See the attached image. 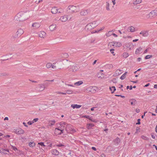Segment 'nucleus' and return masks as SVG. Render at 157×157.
<instances>
[{"label":"nucleus","mask_w":157,"mask_h":157,"mask_svg":"<svg viewBox=\"0 0 157 157\" xmlns=\"http://www.w3.org/2000/svg\"><path fill=\"white\" fill-rule=\"evenodd\" d=\"M152 57V55H148L146 56L144 58L145 59H148Z\"/></svg>","instance_id":"nucleus-43"},{"label":"nucleus","mask_w":157,"mask_h":157,"mask_svg":"<svg viewBox=\"0 0 157 157\" xmlns=\"http://www.w3.org/2000/svg\"><path fill=\"white\" fill-rule=\"evenodd\" d=\"M24 132V131L23 130L20 128V134H23Z\"/></svg>","instance_id":"nucleus-58"},{"label":"nucleus","mask_w":157,"mask_h":157,"mask_svg":"<svg viewBox=\"0 0 157 157\" xmlns=\"http://www.w3.org/2000/svg\"><path fill=\"white\" fill-rule=\"evenodd\" d=\"M97 76L99 78H102L104 77V74L101 72H100L97 74Z\"/></svg>","instance_id":"nucleus-21"},{"label":"nucleus","mask_w":157,"mask_h":157,"mask_svg":"<svg viewBox=\"0 0 157 157\" xmlns=\"http://www.w3.org/2000/svg\"><path fill=\"white\" fill-rule=\"evenodd\" d=\"M94 151H96L97 150L96 148L95 147H93L91 148Z\"/></svg>","instance_id":"nucleus-60"},{"label":"nucleus","mask_w":157,"mask_h":157,"mask_svg":"<svg viewBox=\"0 0 157 157\" xmlns=\"http://www.w3.org/2000/svg\"><path fill=\"white\" fill-rule=\"evenodd\" d=\"M24 33L23 30L20 29V34H22Z\"/></svg>","instance_id":"nucleus-63"},{"label":"nucleus","mask_w":157,"mask_h":157,"mask_svg":"<svg viewBox=\"0 0 157 157\" xmlns=\"http://www.w3.org/2000/svg\"><path fill=\"white\" fill-rule=\"evenodd\" d=\"M114 50L113 49H111L110 50V51L111 52V53L113 54V56L115 55V53L114 52Z\"/></svg>","instance_id":"nucleus-46"},{"label":"nucleus","mask_w":157,"mask_h":157,"mask_svg":"<svg viewBox=\"0 0 157 157\" xmlns=\"http://www.w3.org/2000/svg\"><path fill=\"white\" fill-rule=\"evenodd\" d=\"M148 15L149 16V17L150 19H152L156 17L157 15V11L155 10H153Z\"/></svg>","instance_id":"nucleus-3"},{"label":"nucleus","mask_w":157,"mask_h":157,"mask_svg":"<svg viewBox=\"0 0 157 157\" xmlns=\"http://www.w3.org/2000/svg\"><path fill=\"white\" fill-rule=\"evenodd\" d=\"M82 105H78L77 104H72L71 105V107L73 109H78L81 107Z\"/></svg>","instance_id":"nucleus-22"},{"label":"nucleus","mask_w":157,"mask_h":157,"mask_svg":"<svg viewBox=\"0 0 157 157\" xmlns=\"http://www.w3.org/2000/svg\"><path fill=\"white\" fill-rule=\"evenodd\" d=\"M89 91H90L92 93H94L98 90V88L95 86H90L88 88Z\"/></svg>","instance_id":"nucleus-8"},{"label":"nucleus","mask_w":157,"mask_h":157,"mask_svg":"<svg viewBox=\"0 0 157 157\" xmlns=\"http://www.w3.org/2000/svg\"><path fill=\"white\" fill-rule=\"evenodd\" d=\"M29 145L30 147H33L35 146V144L33 142H30L29 143Z\"/></svg>","instance_id":"nucleus-38"},{"label":"nucleus","mask_w":157,"mask_h":157,"mask_svg":"<svg viewBox=\"0 0 157 157\" xmlns=\"http://www.w3.org/2000/svg\"><path fill=\"white\" fill-rule=\"evenodd\" d=\"M12 148L13 150H14L15 151H16L17 150V148L15 147L12 146Z\"/></svg>","instance_id":"nucleus-55"},{"label":"nucleus","mask_w":157,"mask_h":157,"mask_svg":"<svg viewBox=\"0 0 157 157\" xmlns=\"http://www.w3.org/2000/svg\"><path fill=\"white\" fill-rule=\"evenodd\" d=\"M129 56V54L127 52H124L123 54V56L124 58H127Z\"/></svg>","instance_id":"nucleus-37"},{"label":"nucleus","mask_w":157,"mask_h":157,"mask_svg":"<svg viewBox=\"0 0 157 157\" xmlns=\"http://www.w3.org/2000/svg\"><path fill=\"white\" fill-rule=\"evenodd\" d=\"M124 48H128V49L131 50L134 47L132 43L131 42L126 43L124 44Z\"/></svg>","instance_id":"nucleus-2"},{"label":"nucleus","mask_w":157,"mask_h":157,"mask_svg":"<svg viewBox=\"0 0 157 157\" xmlns=\"http://www.w3.org/2000/svg\"><path fill=\"white\" fill-rule=\"evenodd\" d=\"M120 141V139L118 137H117L116 139L114 140L113 142L115 145H117L119 144Z\"/></svg>","instance_id":"nucleus-12"},{"label":"nucleus","mask_w":157,"mask_h":157,"mask_svg":"<svg viewBox=\"0 0 157 157\" xmlns=\"http://www.w3.org/2000/svg\"><path fill=\"white\" fill-rule=\"evenodd\" d=\"M56 121L55 120H53L49 121L50 126H52L54 125Z\"/></svg>","instance_id":"nucleus-33"},{"label":"nucleus","mask_w":157,"mask_h":157,"mask_svg":"<svg viewBox=\"0 0 157 157\" xmlns=\"http://www.w3.org/2000/svg\"><path fill=\"white\" fill-rule=\"evenodd\" d=\"M6 75H8V74L6 73H1L0 74V76H6Z\"/></svg>","instance_id":"nucleus-49"},{"label":"nucleus","mask_w":157,"mask_h":157,"mask_svg":"<svg viewBox=\"0 0 157 157\" xmlns=\"http://www.w3.org/2000/svg\"><path fill=\"white\" fill-rule=\"evenodd\" d=\"M64 129H59V128H56L55 129L54 133L55 134L61 135L63 133Z\"/></svg>","instance_id":"nucleus-4"},{"label":"nucleus","mask_w":157,"mask_h":157,"mask_svg":"<svg viewBox=\"0 0 157 157\" xmlns=\"http://www.w3.org/2000/svg\"><path fill=\"white\" fill-rule=\"evenodd\" d=\"M93 29L92 27L91 24L90 23L87 24L85 27V29L86 30L90 31L92 29Z\"/></svg>","instance_id":"nucleus-14"},{"label":"nucleus","mask_w":157,"mask_h":157,"mask_svg":"<svg viewBox=\"0 0 157 157\" xmlns=\"http://www.w3.org/2000/svg\"><path fill=\"white\" fill-rule=\"evenodd\" d=\"M56 28V25H51L49 27L50 30L52 31H54Z\"/></svg>","instance_id":"nucleus-24"},{"label":"nucleus","mask_w":157,"mask_h":157,"mask_svg":"<svg viewBox=\"0 0 157 157\" xmlns=\"http://www.w3.org/2000/svg\"><path fill=\"white\" fill-rule=\"evenodd\" d=\"M66 130L68 132H70L73 133L76 132L75 130L72 128V126L71 125H69L67 126L66 128Z\"/></svg>","instance_id":"nucleus-5"},{"label":"nucleus","mask_w":157,"mask_h":157,"mask_svg":"<svg viewBox=\"0 0 157 157\" xmlns=\"http://www.w3.org/2000/svg\"><path fill=\"white\" fill-rule=\"evenodd\" d=\"M66 91V92L65 93H66V94H71L73 93V91L71 90H67Z\"/></svg>","instance_id":"nucleus-40"},{"label":"nucleus","mask_w":157,"mask_h":157,"mask_svg":"<svg viewBox=\"0 0 157 157\" xmlns=\"http://www.w3.org/2000/svg\"><path fill=\"white\" fill-rule=\"evenodd\" d=\"M83 82L82 81H78L76 82H75L74 84L77 86H79L80 85L82 84Z\"/></svg>","instance_id":"nucleus-35"},{"label":"nucleus","mask_w":157,"mask_h":157,"mask_svg":"<svg viewBox=\"0 0 157 157\" xmlns=\"http://www.w3.org/2000/svg\"><path fill=\"white\" fill-rule=\"evenodd\" d=\"M112 31H109L107 33H106V35L107 37H109L111 35H112Z\"/></svg>","instance_id":"nucleus-42"},{"label":"nucleus","mask_w":157,"mask_h":157,"mask_svg":"<svg viewBox=\"0 0 157 157\" xmlns=\"http://www.w3.org/2000/svg\"><path fill=\"white\" fill-rule=\"evenodd\" d=\"M51 11L53 14H56L57 13L58 8L56 7H54L51 9Z\"/></svg>","instance_id":"nucleus-13"},{"label":"nucleus","mask_w":157,"mask_h":157,"mask_svg":"<svg viewBox=\"0 0 157 157\" xmlns=\"http://www.w3.org/2000/svg\"><path fill=\"white\" fill-rule=\"evenodd\" d=\"M151 136L152 138H153L154 139H155V136L153 134H151Z\"/></svg>","instance_id":"nucleus-64"},{"label":"nucleus","mask_w":157,"mask_h":157,"mask_svg":"<svg viewBox=\"0 0 157 157\" xmlns=\"http://www.w3.org/2000/svg\"><path fill=\"white\" fill-rule=\"evenodd\" d=\"M63 10L61 8L58 9L57 13H61L63 12Z\"/></svg>","instance_id":"nucleus-41"},{"label":"nucleus","mask_w":157,"mask_h":157,"mask_svg":"<svg viewBox=\"0 0 157 157\" xmlns=\"http://www.w3.org/2000/svg\"><path fill=\"white\" fill-rule=\"evenodd\" d=\"M121 44L119 42H113V46H115L116 47H120L121 46Z\"/></svg>","instance_id":"nucleus-19"},{"label":"nucleus","mask_w":157,"mask_h":157,"mask_svg":"<svg viewBox=\"0 0 157 157\" xmlns=\"http://www.w3.org/2000/svg\"><path fill=\"white\" fill-rule=\"evenodd\" d=\"M89 12V10H82L80 12V14L81 16H85Z\"/></svg>","instance_id":"nucleus-6"},{"label":"nucleus","mask_w":157,"mask_h":157,"mask_svg":"<svg viewBox=\"0 0 157 157\" xmlns=\"http://www.w3.org/2000/svg\"><path fill=\"white\" fill-rule=\"evenodd\" d=\"M52 66V64L51 63H48L46 65V67L47 68H50Z\"/></svg>","instance_id":"nucleus-44"},{"label":"nucleus","mask_w":157,"mask_h":157,"mask_svg":"<svg viewBox=\"0 0 157 157\" xmlns=\"http://www.w3.org/2000/svg\"><path fill=\"white\" fill-rule=\"evenodd\" d=\"M115 96L117 97H121L122 98H124L125 97L124 96L121 95L116 94Z\"/></svg>","instance_id":"nucleus-50"},{"label":"nucleus","mask_w":157,"mask_h":157,"mask_svg":"<svg viewBox=\"0 0 157 157\" xmlns=\"http://www.w3.org/2000/svg\"><path fill=\"white\" fill-rule=\"evenodd\" d=\"M14 21L16 24L19 23L20 22V14L18 13L15 17Z\"/></svg>","instance_id":"nucleus-9"},{"label":"nucleus","mask_w":157,"mask_h":157,"mask_svg":"<svg viewBox=\"0 0 157 157\" xmlns=\"http://www.w3.org/2000/svg\"><path fill=\"white\" fill-rule=\"evenodd\" d=\"M14 132H15L17 134H19L20 133V129L19 128H15L14 130Z\"/></svg>","instance_id":"nucleus-31"},{"label":"nucleus","mask_w":157,"mask_h":157,"mask_svg":"<svg viewBox=\"0 0 157 157\" xmlns=\"http://www.w3.org/2000/svg\"><path fill=\"white\" fill-rule=\"evenodd\" d=\"M52 153L53 155H58L59 154V151L56 149H54L52 150Z\"/></svg>","instance_id":"nucleus-17"},{"label":"nucleus","mask_w":157,"mask_h":157,"mask_svg":"<svg viewBox=\"0 0 157 157\" xmlns=\"http://www.w3.org/2000/svg\"><path fill=\"white\" fill-rule=\"evenodd\" d=\"M142 48L141 47H139L138 48H137L135 51V53L136 54H139Z\"/></svg>","instance_id":"nucleus-32"},{"label":"nucleus","mask_w":157,"mask_h":157,"mask_svg":"<svg viewBox=\"0 0 157 157\" xmlns=\"http://www.w3.org/2000/svg\"><path fill=\"white\" fill-rule=\"evenodd\" d=\"M140 119H139L137 120V122L136 123V124H140Z\"/></svg>","instance_id":"nucleus-51"},{"label":"nucleus","mask_w":157,"mask_h":157,"mask_svg":"<svg viewBox=\"0 0 157 157\" xmlns=\"http://www.w3.org/2000/svg\"><path fill=\"white\" fill-rule=\"evenodd\" d=\"M140 128L138 127H136V133L138 132V131L140 130Z\"/></svg>","instance_id":"nucleus-57"},{"label":"nucleus","mask_w":157,"mask_h":157,"mask_svg":"<svg viewBox=\"0 0 157 157\" xmlns=\"http://www.w3.org/2000/svg\"><path fill=\"white\" fill-rule=\"evenodd\" d=\"M104 29V27H103L101 28V29H99V30H96L95 31V33H97L98 32H99L100 31L103 30Z\"/></svg>","instance_id":"nucleus-48"},{"label":"nucleus","mask_w":157,"mask_h":157,"mask_svg":"<svg viewBox=\"0 0 157 157\" xmlns=\"http://www.w3.org/2000/svg\"><path fill=\"white\" fill-rule=\"evenodd\" d=\"M140 34L142 35V36L144 37H147L148 35V31H142L140 33Z\"/></svg>","instance_id":"nucleus-10"},{"label":"nucleus","mask_w":157,"mask_h":157,"mask_svg":"<svg viewBox=\"0 0 157 157\" xmlns=\"http://www.w3.org/2000/svg\"><path fill=\"white\" fill-rule=\"evenodd\" d=\"M38 87L39 88V90L40 91H42L44 90L45 89V87L44 85L42 84L39 85L38 86Z\"/></svg>","instance_id":"nucleus-28"},{"label":"nucleus","mask_w":157,"mask_h":157,"mask_svg":"<svg viewBox=\"0 0 157 157\" xmlns=\"http://www.w3.org/2000/svg\"><path fill=\"white\" fill-rule=\"evenodd\" d=\"M6 152H9V149H2L1 150H0V153L3 154H7Z\"/></svg>","instance_id":"nucleus-16"},{"label":"nucleus","mask_w":157,"mask_h":157,"mask_svg":"<svg viewBox=\"0 0 157 157\" xmlns=\"http://www.w3.org/2000/svg\"><path fill=\"white\" fill-rule=\"evenodd\" d=\"M23 124L24 125V126L26 127H28V126L26 124V123L25 122H24L23 123Z\"/></svg>","instance_id":"nucleus-62"},{"label":"nucleus","mask_w":157,"mask_h":157,"mask_svg":"<svg viewBox=\"0 0 157 157\" xmlns=\"http://www.w3.org/2000/svg\"><path fill=\"white\" fill-rule=\"evenodd\" d=\"M32 26L34 27L35 29H37L40 26V25L37 23H34L33 24Z\"/></svg>","instance_id":"nucleus-18"},{"label":"nucleus","mask_w":157,"mask_h":157,"mask_svg":"<svg viewBox=\"0 0 157 157\" xmlns=\"http://www.w3.org/2000/svg\"><path fill=\"white\" fill-rule=\"evenodd\" d=\"M142 2V0H136L133 2V4L134 5L140 3Z\"/></svg>","instance_id":"nucleus-26"},{"label":"nucleus","mask_w":157,"mask_h":157,"mask_svg":"<svg viewBox=\"0 0 157 157\" xmlns=\"http://www.w3.org/2000/svg\"><path fill=\"white\" fill-rule=\"evenodd\" d=\"M141 138L145 140H149V138L147 137V136H144L143 135L141 136Z\"/></svg>","instance_id":"nucleus-39"},{"label":"nucleus","mask_w":157,"mask_h":157,"mask_svg":"<svg viewBox=\"0 0 157 157\" xmlns=\"http://www.w3.org/2000/svg\"><path fill=\"white\" fill-rule=\"evenodd\" d=\"M57 93L59 94H64V95H65L66 94V93L60 92H58Z\"/></svg>","instance_id":"nucleus-54"},{"label":"nucleus","mask_w":157,"mask_h":157,"mask_svg":"<svg viewBox=\"0 0 157 157\" xmlns=\"http://www.w3.org/2000/svg\"><path fill=\"white\" fill-rule=\"evenodd\" d=\"M129 101L131 103V105H135L136 103V100L134 99H129Z\"/></svg>","instance_id":"nucleus-20"},{"label":"nucleus","mask_w":157,"mask_h":157,"mask_svg":"<svg viewBox=\"0 0 157 157\" xmlns=\"http://www.w3.org/2000/svg\"><path fill=\"white\" fill-rule=\"evenodd\" d=\"M38 118H35L32 121L33 122V123H34L35 122H36L38 120Z\"/></svg>","instance_id":"nucleus-53"},{"label":"nucleus","mask_w":157,"mask_h":157,"mask_svg":"<svg viewBox=\"0 0 157 157\" xmlns=\"http://www.w3.org/2000/svg\"><path fill=\"white\" fill-rule=\"evenodd\" d=\"M109 89L112 94L116 90V89L114 86H112L111 87H109Z\"/></svg>","instance_id":"nucleus-25"},{"label":"nucleus","mask_w":157,"mask_h":157,"mask_svg":"<svg viewBox=\"0 0 157 157\" xmlns=\"http://www.w3.org/2000/svg\"><path fill=\"white\" fill-rule=\"evenodd\" d=\"M70 69L72 70V72H75L78 70L77 67L74 66H71Z\"/></svg>","instance_id":"nucleus-23"},{"label":"nucleus","mask_w":157,"mask_h":157,"mask_svg":"<svg viewBox=\"0 0 157 157\" xmlns=\"http://www.w3.org/2000/svg\"><path fill=\"white\" fill-rule=\"evenodd\" d=\"M106 9L108 11L110 10L109 4L108 2H106Z\"/></svg>","instance_id":"nucleus-36"},{"label":"nucleus","mask_w":157,"mask_h":157,"mask_svg":"<svg viewBox=\"0 0 157 157\" xmlns=\"http://www.w3.org/2000/svg\"><path fill=\"white\" fill-rule=\"evenodd\" d=\"M33 123L32 121H30L27 122V124L29 125H31Z\"/></svg>","instance_id":"nucleus-52"},{"label":"nucleus","mask_w":157,"mask_h":157,"mask_svg":"<svg viewBox=\"0 0 157 157\" xmlns=\"http://www.w3.org/2000/svg\"><path fill=\"white\" fill-rule=\"evenodd\" d=\"M113 5H115L116 4V0H112Z\"/></svg>","instance_id":"nucleus-61"},{"label":"nucleus","mask_w":157,"mask_h":157,"mask_svg":"<svg viewBox=\"0 0 157 157\" xmlns=\"http://www.w3.org/2000/svg\"><path fill=\"white\" fill-rule=\"evenodd\" d=\"M127 73V72H125L124 74H123L120 77V79L121 80L124 79Z\"/></svg>","instance_id":"nucleus-29"},{"label":"nucleus","mask_w":157,"mask_h":157,"mask_svg":"<svg viewBox=\"0 0 157 157\" xmlns=\"http://www.w3.org/2000/svg\"><path fill=\"white\" fill-rule=\"evenodd\" d=\"M112 82H113V83H116L117 82V80H116V79H115V78H113V79L112 80Z\"/></svg>","instance_id":"nucleus-56"},{"label":"nucleus","mask_w":157,"mask_h":157,"mask_svg":"<svg viewBox=\"0 0 157 157\" xmlns=\"http://www.w3.org/2000/svg\"><path fill=\"white\" fill-rule=\"evenodd\" d=\"M68 10H70V12H77L78 10V7L73 5H70L68 7Z\"/></svg>","instance_id":"nucleus-1"},{"label":"nucleus","mask_w":157,"mask_h":157,"mask_svg":"<svg viewBox=\"0 0 157 157\" xmlns=\"http://www.w3.org/2000/svg\"><path fill=\"white\" fill-rule=\"evenodd\" d=\"M90 23V24H91L93 29H94V28H95L96 26H97L98 24V23L97 22V21H94L92 22L91 23Z\"/></svg>","instance_id":"nucleus-11"},{"label":"nucleus","mask_w":157,"mask_h":157,"mask_svg":"<svg viewBox=\"0 0 157 157\" xmlns=\"http://www.w3.org/2000/svg\"><path fill=\"white\" fill-rule=\"evenodd\" d=\"M10 137V136L9 135H6L4 137L5 138H9Z\"/></svg>","instance_id":"nucleus-59"},{"label":"nucleus","mask_w":157,"mask_h":157,"mask_svg":"<svg viewBox=\"0 0 157 157\" xmlns=\"http://www.w3.org/2000/svg\"><path fill=\"white\" fill-rule=\"evenodd\" d=\"M46 33L44 31H41L39 33V36L42 38H44L46 36Z\"/></svg>","instance_id":"nucleus-15"},{"label":"nucleus","mask_w":157,"mask_h":157,"mask_svg":"<svg viewBox=\"0 0 157 157\" xmlns=\"http://www.w3.org/2000/svg\"><path fill=\"white\" fill-rule=\"evenodd\" d=\"M87 126L88 129H90L92 127L94 126V124L93 123H89L87 124Z\"/></svg>","instance_id":"nucleus-27"},{"label":"nucleus","mask_w":157,"mask_h":157,"mask_svg":"<svg viewBox=\"0 0 157 157\" xmlns=\"http://www.w3.org/2000/svg\"><path fill=\"white\" fill-rule=\"evenodd\" d=\"M38 144L40 145L42 147H45V145L44 144V142H40L38 143Z\"/></svg>","instance_id":"nucleus-47"},{"label":"nucleus","mask_w":157,"mask_h":157,"mask_svg":"<svg viewBox=\"0 0 157 157\" xmlns=\"http://www.w3.org/2000/svg\"><path fill=\"white\" fill-rule=\"evenodd\" d=\"M56 146L58 147H65V145L62 143H59L58 144H56Z\"/></svg>","instance_id":"nucleus-45"},{"label":"nucleus","mask_w":157,"mask_h":157,"mask_svg":"<svg viewBox=\"0 0 157 157\" xmlns=\"http://www.w3.org/2000/svg\"><path fill=\"white\" fill-rule=\"evenodd\" d=\"M19 31L18 30L17 32L16 33V34H14L13 36V39H17V38H18V35L19 34Z\"/></svg>","instance_id":"nucleus-30"},{"label":"nucleus","mask_w":157,"mask_h":157,"mask_svg":"<svg viewBox=\"0 0 157 157\" xmlns=\"http://www.w3.org/2000/svg\"><path fill=\"white\" fill-rule=\"evenodd\" d=\"M128 29L130 32H133L135 31V28L133 26H131Z\"/></svg>","instance_id":"nucleus-34"},{"label":"nucleus","mask_w":157,"mask_h":157,"mask_svg":"<svg viewBox=\"0 0 157 157\" xmlns=\"http://www.w3.org/2000/svg\"><path fill=\"white\" fill-rule=\"evenodd\" d=\"M68 19V16L65 15L61 16L60 18L59 19V20L61 21L62 22H65L67 21Z\"/></svg>","instance_id":"nucleus-7"}]
</instances>
